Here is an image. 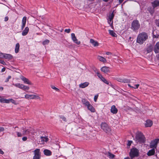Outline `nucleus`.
Segmentation results:
<instances>
[{
    "mask_svg": "<svg viewBox=\"0 0 159 159\" xmlns=\"http://www.w3.org/2000/svg\"><path fill=\"white\" fill-rule=\"evenodd\" d=\"M148 38V36L146 33H142L139 34L137 38V42L141 44H142Z\"/></svg>",
    "mask_w": 159,
    "mask_h": 159,
    "instance_id": "f257e3e1",
    "label": "nucleus"
},
{
    "mask_svg": "<svg viewBox=\"0 0 159 159\" xmlns=\"http://www.w3.org/2000/svg\"><path fill=\"white\" fill-rule=\"evenodd\" d=\"M135 140L140 143H144L145 141V138L142 132L138 131L136 134Z\"/></svg>",
    "mask_w": 159,
    "mask_h": 159,
    "instance_id": "f03ea898",
    "label": "nucleus"
},
{
    "mask_svg": "<svg viewBox=\"0 0 159 159\" xmlns=\"http://www.w3.org/2000/svg\"><path fill=\"white\" fill-rule=\"evenodd\" d=\"M139 151L135 148H133L131 149L129 153V156L131 159H133L134 157L139 156Z\"/></svg>",
    "mask_w": 159,
    "mask_h": 159,
    "instance_id": "7ed1b4c3",
    "label": "nucleus"
},
{
    "mask_svg": "<svg viewBox=\"0 0 159 159\" xmlns=\"http://www.w3.org/2000/svg\"><path fill=\"white\" fill-rule=\"evenodd\" d=\"M140 25L138 20H133L131 24V28L134 30H137L140 28Z\"/></svg>",
    "mask_w": 159,
    "mask_h": 159,
    "instance_id": "20e7f679",
    "label": "nucleus"
},
{
    "mask_svg": "<svg viewBox=\"0 0 159 159\" xmlns=\"http://www.w3.org/2000/svg\"><path fill=\"white\" fill-rule=\"evenodd\" d=\"M101 128L103 130L107 133H109L111 131V129L106 123H102L101 124Z\"/></svg>",
    "mask_w": 159,
    "mask_h": 159,
    "instance_id": "39448f33",
    "label": "nucleus"
},
{
    "mask_svg": "<svg viewBox=\"0 0 159 159\" xmlns=\"http://www.w3.org/2000/svg\"><path fill=\"white\" fill-rule=\"evenodd\" d=\"M25 98L27 99H40V98L38 95H30L26 94L25 95Z\"/></svg>",
    "mask_w": 159,
    "mask_h": 159,
    "instance_id": "423d86ee",
    "label": "nucleus"
},
{
    "mask_svg": "<svg viewBox=\"0 0 159 159\" xmlns=\"http://www.w3.org/2000/svg\"><path fill=\"white\" fill-rule=\"evenodd\" d=\"M159 142V138L155 139L152 141L150 143V147L151 148H156L157 143Z\"/></svg>",
    "mask_w": 159,
    "mask_h": 159,
    "instance_id": "0eeeda50",
    "label": "nucleus"
},
{
    "mask_svg": "<svg viewBox=\"0 0 159 159\" xmlns=\"http://www.w3.org/2000/svg\"><path fill=\"white\" fill-rule=\"evenodd\" d=\"M34 156L33 157V159H40V149H37L34 151Z\"/></svg>",
    "mask_w": 159,
    "mask_h": 159,
    "instance_id": "6e6552de",
    "label": "nucleus"
},
{
    "mask_svg": "<svg viewBox=\"0 0 159 159\" xmlns=\"http://www.w3.org/2000/svg\"><path fill=\"white\" fill-rule=\"evenodd\" d=\"M71 36L72 40L74 43L77 45H79L80 44V42L78 41L76 37L75 36V34L73 33L71 34Z\"/></svg>",
    "mask_w": 159,
    "mask_h": 159,
    "instance_id": "1a4fd4ad",
    "label": "nucleus"
},
{
    "mask_svg": "<svg viewBox=\"0 0 159 159\" xmlns=\"http://www.w3.org/2000/svg\"><path fill=\"white\" fill-rule=\"evenodd\" d=\"M22 129L23 130V135L29 134L30 133L33 134V133L31 132V129H25L24 127L22 128Z\"/></svg>",
    "mask_w": 159,
    "mask_h": 159,
    "instance_id": "9d476101",
    "label": "nucleus"
},
{
    "mask_svg": "<svg viewBox=\"0 0 159 159\" xmlns=\"http://www.w3.org/2000/svg\"><path fill=\"white\" fill-rule=\"evenodd\" d=\"M20 78L21 80L24 82L25 83L28 84H32V83L30 81H29V80L28 79L26 78L24 76H21Z\"/></svg>",
    "mask_w": 159,
    "mask_h": 159,
    "instance_id": "9b49d317",
    "label": "nucleus"
},
{
    "mask_svg": "<svg viewBox=\"0 0 159 159\" xmlns=\"http://www.w3.org/2000/svg\"><path fill=\"white\" fill-rule=\"evenodd\" d=\"M118 81L120 82H123L125 83H128L130 82V80L127 79H122V78H117L116 79Z\"/></svg>",
    "mask_w": 159,
    "mask_h": 159,
    "instance_id": "f8f14e48",
    "label": "nucleus"
},
{
    "mask_svg": "<svg viewBox=\"0 0 159 159\" xmlns=\"http://www.w3.org/2000/svg\"><path fill=\"white\" fill-rule=\"evenodd\" d=\"M153 124L152 121L150 120H148L146 121L145 126L146 127H150Z\"/></svg>",
    "mask_w": 159,
    "mask_h": 159,
    "instance_id": "ddd939ff",
    "label": "nucleus"
},
{
    "mask_svg": "<svg viewBox=\"0 0 159 159\" xmlns=\"http://www.w3.org/2000/svg\"><path fill=\"white\" fill-rule=\"evenodd\" d=\"M153 50L156 53L159 52V42L156 43L154 47Z\"/></svg>",
    "mask_w": 159,
    "mask_h": 159,
    "instance_id": "4468645a",
    "label": "nucleus"
},
{
    "mask_svg": "<svg viewBox=\"0 0 159 159\" xmlns=\"http://www.w3.org/2000/svg\"><path fill=\"white\" fill-rule=\"evenodd\" d=\"M101 70L105 73H107L110 71L109 67L106 66H104L101 68Z\"/></svg>",
    "mask_w": 159,
    "mask_h": 159,
    "instance_id": "2eb2a0df",
    "label": "nucleus"
},
{
    "mask_svg": "<svg viewBox=\"0 0 159 159\" xmlns=\"http://www.w3.org/2000/svg\"><path fill=\"white\" fill-rule=\"evenodd\" d=\"M90 43H91L94 47L98 46L99 45L98 42L92 39H90Z\"/></svg>",
    "mask_w": 159,
    "mask_h": 159,
    "instance_id": "dca6fc26",
    "label": "nucleus"
},
{
    "mask_svg": "<svg viewBox=\"0 0 159 159\" xmlns=\"http://www.w3.org/2000/svg\"><path fill=\"white\" fill-rule=\"evenodd\" d=\"M27 17L26 16H24L22 20V25L21 27V30H23L25 27V25Z\"/></svg>",
    "mask_w": 159,
    "mask_h": 159,
    "instance_id": "f3484780",
    "label": "nucleus"
},
{
    "mask_svg": "<svg viewBox=\"0 0 159 159\" xmlns=\"http://www.w3.org/2000/svg\"><path fill=\"white\" fill-rule=\"evenodd\" d=\"M118 111V110L116 108L115 105H113L111 106V112L114 114H116Z\"/></svg>",
    "mask_w": 159,
    "mask_h": 159,
    "instance_id": "a211bd4d",
    "label": "nucleus"
},
{
    "mask_svg": "<svg viewBox=\"0 0 159 159\" xmlns=\"http://www.w3.org/2000/svg\"><path fill=\"white\" fill-rule=\"evenodd\" d=\"M89 84V83L88 82H85L83 83H81L79 85V87L80 88H84L88 86Z\"/></svg>",
    "mask_w": 159,
    "mask_h": 159,
    "instance_id": "6ab92c4d",
    "label": "nucleus"
},
{
    "mask_svg": "<svg viewBox=\"0 0 159 159\" xmlns=\"http://www.w3.org/2000/svg\"><path fill=\"white\" fill-rule=\"evenodd\" d=\"M29 31V28L26 27L25 28L24 30L22 31V34L23 36L26 35L28 34Z\"/></svg>",
    "mask_w": 159,
    "mask_h": 159,
    "instance_id": "aec40b11",
    "label": "nucleus"
},
{
    "mask_svg": "<svg viewBox=\"0 0 159 159\" xmlns=\"http://www.w3.org/2000/svg\"><path fill=\"white\" fill-rule=\"evenodd\" d=\"M43 152L44 155L47 156H50L52 155L51 152L48 149H45L43 151Z\"/></svg>",
    "mask_w": 159,
    "mask_h": 159,
    "instance_id": "412c9836",
    "label": "nucleus"
},
{
    "mask_svg": "<svg viewBox=\"0 0 159 159\" xmlns=\"http://www.w3.org/2000/svg\"><path fill=\"white\" fill-rule=\"evenodd\" d=\"M155 152V150L154 148L150 150L148 152L147 154L148 156H151L154 155Z\"/></svg>",
    "mask_w": 159,
    "mask_h": 159,
    "instance_id": "4be33fe9",
    "label": "nucleus"
},
{
    "mask_svg": "<svg viewBox=\"0 0 159 159\" xmlns=\"http://www.w3.org/2000/svg\"><path fill=\"white\" fill-rule=\"evenodd\" d=\"M98 59L99 61L103 62H106L107 61L106 59L105 58L99 55L98 56Z\"/></svg>",
    "mask_w": 159,
    "mask_h": 159,
    "instance_id": "5701e85b",
    "label": "nucleus"
},
{
    "mask_svg": "<svg viewBox=\"0 0 159 159\" xmlns=\"http://www.w3.org/2000/svg\"><path fill=\"white\" fill-rule=\"evenodd\" d=\"M88 109L92 112H94L95 111V109L93 107V106L90 104H89L87 106Z\"/></svg>",
    "mask_w": 159,
    "mask_h": 159,
    "instance_id": "b1692460",
    "label": "nucleus"
},
{
    "mask_svg": "<svg viewBox=\"0 0 159 159\" xmlns=\"http://www.w3.org/2000/svg\"><path fill=\"white\" fill-rule=\"evenodd\" d=\"M153 7H154L159 6V0H157L154 1L152 3Z\"/></svg>",
    "mask_w": 159,
    "mask_h": 159,
    "instance_id": "393cba45",
    "label": "nucleus"
},
{
    "mask_svg": "<svg viewBox=\"0 0 159 159\" xmlns=\"http://www.w3.org/2000/svg\"><path fill=\"white\" fill-rule=\"evenodd\" d=\"M4 58L8 60L11 59L13 57L10 54H5Z\"/></svg>",
    "mask_w": 159,
    "mask_h": 159,
    "instance_id": "a878e982",
    "label": "nucleus"
},
{
    "mask_svg": "<svg viewBox=\"0 0 159 159\" xmlns=\"http://www.w3.org/2000/svg\"><path fill=\"white\" fill-rule=\"evenodd\" d=\"M82 102L87 107L90 104L89 102L85 99H82Z\"/></svg>",
    "mask_w": 159,
    "mask_h": 159,
    "instance_id": "bb28decb",
    "label": "nucleus"
},
{
    "mask_svg": "<svg viewBox=\"0 0 159 159\" xmlns=\"http://www.w3.org/2000/svg\"><path fill=\"white\" fill-rule=\"evenodd\" d=\"M153 47L152 45H149L146 49L147 53L151 52L152 50Z\"/></svg>",
    "mask_w": 159,
    "mask_h": 159,
    "instance_id": "cd10ccee",
    "label": "nucleus"
},
{
    "mask_svg": "<svg viewBox=\"0 0 159 159\" xmlns=\"http://www.w3.org/2000/svg\"><path fill=\"white\" fill-rule=\"evenodd\" d=\"M19 48L20 44L19 43H17L16 44L15 48V52L16 53H17L19 52Z\"/></svg>",
    "mask_w": 159,
    "mask_h": 159,
    "instance_id": "c85d7f7f",
    "label": "nucleus"
},
{
    "mask_svg": "<svg viewBox=\"0 0 159 159\" xmlns=\"http://www.w3.org/2000/svg\"><path fill=\"white\" fill-rule=\"evenodd\" d=\"M9 100L8 99H5L3 98L0 99V102L2 103H9Z\"/></svg>",
    "mask_w": 159,
    "mask_h": 159,
    "instance_id": "c756f323",
    "label": "nucleus"
},
{
    "mask_svg": "<svg viewBox=\"0 0 159 159\" xmlns=\"http://www.w3.org/2000/svg\"><path fill=\"white\" fill-rule=\"evenodd\" d=\"M109 32L110 34L112 36L114 37H117V34L113 30H109Z\"/></svg>",
    "mask_w": 159,
    "mask_h": 159,
    "instance_id": "7c9ffc66",
    "label": "nucleus"
},
{
    "mask_svg": "<svg viewBox=\"0 0 159 159\" xmlns=\"http://www.w3.org/2000/svg\"><path fill=\"white\" fill-rule=\"evenodd\" d=\"M42 142H47L48 140V138L47 137H41Z\"/></svg>",
    "mask_w": 159,
    "mask_h": 159,
    "instance_id": "2f4dec72",
    "label": "nucleus"
},
{
    "mask_svg": "<svg viewBox=\"0 0 159 159\" xmlns=\"http://www.w3.org/2000/svg\"><path fill=\"white\" fill-rule=\"evenodd\" d=\"M157 31H154L153 32V38H157L159 35L158 34H157Z\"/></svg>",
    "mask_w": 159,
    "mask_h": 159,
    "instance_id": "473e14b6",
    "label": "nucleus"
},
{
    "mask_svg": "<svg viewBox=\"0 0 159 159\" xmlns=\"http://www.w3.org/2000/svg\"><path fill=\"white\" fill-rule=\"evenodd\" d=\"M30 88L29 87L25 85L22 84V86L21 89L25 90H28Z\"/></svg>",
    "mask_w": 159,
    "mask_h": 159,
    "instance_id": "72a5a7b5",
    "label": "nucleus"
},
{
    "mask_svg": "<svg viewBox=\"0 0 159 159\" xmlns=\"http://www.w3.org/2000/svg\"><path fill=\"white\" fill-rule=\"evenodd\" d=\"M12 84L16 87L20 89H21L22 86V84H20V83H17L16 84Z\"/></svg>",
    "mask_w": 159,
    "mask_h": 159,
    "instance_id": "f704fd0d",
    "label": "nucleus"
},
{
    "mask_svg": "<svg viewBox=\"0 0 159 159\" xmlns=\"http://www.w3.org/2000/svg\"><path fill=\"white\" fill-rule=\"evenodd\" d=\"M114 12L113 11V12L111 13V14H110L109 16L108 19H110L111 20H113V19L114 17Z\"/></svg>",
    "mask_w": 159,
    "mask_h": 159,
    "instance_id": "c9c22d12",
    "label": "nucleus"
},
{
    "mask_svg": "<svg viewBox=\"0 0 159 159\" xmlns=\"http://www.w3.org/2000/svg\"><path fill=\"white\" fill-rule=\"evenodd\" d=\"M108 23L110 25V26L112 27H113V20H111L110 19H108Z\"/></svg>",
    "mask_w": 159,
    "mask_h": 159,
    "instance_id": "e433bc0d",
    "label": "nucleus"
},
{
    "mask_svg": "<svg viewBox=\"0 0 159 159\" xmlns=\"http://www.w3.org/2000/svg\"><path fill=\"white\" fill-rule=\"evenodd\" d=\"M101 80L105 84H109V82L105 78L103 77L101 79Z\"/></svg>",
    "mask_w": 159,
    "mask_h": 159,
    "instance_id": "4c0bfd02",
    "label": "nucleus"
},
{
    "mask_svg": "<svg viewBox=\"0 0 159 159\" xmlns=\"http://www.w3.org/2000/svg\"><path fill=\"white\" fill-rule=\"evenodd\" d=\"M108 156L110 158H113L115 157L114 155L111 154L110 152H109L108 153Z\"/></svg>",
    "mask_w": 159,
    "mask_h": 159,
    "instance_id": "58836bf2",
    "label": "nucleus"
},
{
    "mask_svg": "<svg viewBox=\"0 0 159 159\" xmlns=\"http://www.w3.org/2000/svg\"><path fill=\"white\" fill-rule=\"evenodd\" d=\"M128 85L129 86V87H131L132 88H134V89H137L138 88V87L139 86V84H137L135 85H134L135 87H133V86H131L130 84H128Z\"/></svg>",
    "mask_w": 159,
    "mask_h": 159,
    "instance_id": "ea45409f",
    "label": "nucleus"
},
{
    "mask_svg": "<svg viewBox=\"0 0 159 159\" xmlns=\"http://www.w3.org/2000/svg\"><path fill=\"white\" fill-rule=\"evenodd\" d=\"M51 87L52 89L55 90L56 91L58 92L59 91V89L58 88H57L53 85H51Z\"/></svg>",
    "mask_w": 159,
    "mask_h": 159,
    "instance_id": "a19ab883",
    "label": "nucleus"
},
{
    "mask_svg": "<svg viewBox=\"0 0 159 159\" xmlns=\"http://www.w3.org/2000/svg\"><path fill=\"white\" fill-rule=\"evenodd\" d=\"M154 7L150 8V9L149 10V11L151 14H152L154 12Z\"/></svg>",
    "mask_w": 159,
    "mask_h": 159,
    "instance_id": "79ce46f5",
    "label": "nucleus"
},
{
    "mask_svg": "<svg viewBox=\"0 0 159 159\" xmlns=\"http://www.w3.org/2000/svg\"><path fill=\"white\" fill-rule=\"evenodd\" d=\"M16 133L17 134V136L18 137H21L23 135V133L22 134L21 133L18 132H17Z\"/></svg>",
    "mask_w": 159,
    "mask_h": 159,
    "instance_id": "37998d69",
    "label": "nucleus"
},
{
    "mask_svg": "<svg viewBox=\"0 0 159 159\" xmlns=\"http://www.w3.org/2000/svg\"><path fill=\"white\" fill-rule=\"evenodd\" d=\"M49 40L47 39L44 41L43 42V45H45L46 44H48L49 43Z\"/></svg>",
    "mask_w": 159,
    "mask_h": 159,
    "instance_id": "c03bdc74",
    "label": "nucleus"
},
{
    "mask_svg": "<svg viewBox=\"0 0 159 159\" xmlns=\"http://www.w3.org/2000/svg\"><path fill=\"white\" fill-rule=\"evenodd\" d=\"M5 53H0V58H4Z\"/></svg>",
    "mask_w": 159,
    "mask_h": 159,
    "instance_id": "a18cd8bd",
    "label": "nucleus"
},
{
    "mask_svg": "<svg viewBox=\"0 0 159 159\" xmlns=\"http://www.w3.org/2000/svg\"><path fill=\"white\" fill-rule=\"evenodd\" d=\"M11 78V76H9L5 81V82H7L9 81V80Z\"/></svg>",
    "mask_w": 159,
    "mask_h": 159,
    "instance_id": "49530a36",
    "label": "nucleus"
},
{
    "mask_svg": "<svg viewBox=\"0 0 159 159\" xmlns=\"http://www.w3.org/2000/svg\"><path fill=\"white\" fill-rule=\"evenodd\" d=\"M60 118H61L62 120H63L64 121H66V118L64 116H60Z\"/></svg>",
    "mask_w": 159,
    "mask_h": 159,
    "instance_id": "de8ad7c7",
    "label": "nucleus"
},
{
    "mask_svg": "<svg viewBox=\"0 0 159 159\" xmlns=\"http://www.w3.org/2000/svg\"><path fill=\"white\" fill-rule=\"evenodd\" d=\"M155 23L156 25L159 27V19L156 20Z\"/></svg>",
    "mask_w": 159,
    "mask_h": 159,
    "instance_id": "09e8293b",
    "label": "nucleus"
},
{
    "mask_svg": "<svg viewBox=\"0 0 159 159\" xmlns=\"http://www.w3.org/2000/svg\"><path fill=\"white\" fill-rule=\"evenodd\" d=\"M97 75L101 79L103 77L102 75L99 73H97Z\"/></svg>",
    "mask_w": 159,
    "mask_h": 159,
    "instance_id": "8fccbe9b",
    "label": "nucleus"
},
{
    "mask_svg": "<svg viewBox=\"0 0 159 159\" xmlns=\"http://www.w3.org/2000/svg\"><path fill=\"white\" fill-rule=\"evenodd\" d=\"M70 29H65V32L67 33H69L70 32Z\"/></svg>",
    "mask_w": 159,
    "mask_h": 159,
    "instance_id": "3c124183",
    "label": "nucleus"
},
{
    "mask_svg": "<svg viewBox=\"0 0 159 159\" xmlns=\"http://www.w3.org/2000/svg\"><path fill=\"white\" fill-rule=\"evenodd\" d=\"M0 63H1L2 64L5 65L6 64V63L3 61H2V60H1L0 59Z\"/></svg>",
    "mask_w": 159,
    "mask_h": 159,
    "instance_id": "603ef678",
    "label": "nucleus"
},
{
    "mask_svg": "<svg viewBox=\"0 0 159 159\" xmlns=\"http://www.w3.org/2000/svg\"><path fill=\"white\" fill-rule=\"evenodd\" d=\"M132 142V141H129L127 143V145L129 146L131 145Z\"/></svg>",
    "mask_w": 159,
    "mask_h": 159,
    "instance_id": "864d4df0",
    "label": "nucleus"
},
{
    "mask_svg": "<svg viewBox=\"0 0 159 159\" xmlns=\"http://www.w3.org/2000/svg\"><path fill=\"white\" fill-rule=\"evenodd\" d=\"M8 100H9V102H12V103H15V100L13 99H10Z\"/></svg>",
    "mask_w": 159,
    "mask_h": 159,
    "instance_id": "5fc2aeb1",
    "label": "nucleus"
},
{
    "mask_svg": "<svg viewBox=\"0 0 159 159\" xmlns=\"http://www.w3.org/2000/svg\"><path fill=\"white\" fill-rule=\"evenodd\" d=\"M4 130V128L1 127H0V132L2 131H3Z\"/></svg>",
    "mask_w": 159,
    "mask_h": 159,
    "instance_id": "6e6d98bb",
    "label": "nucleus"
},
{
    "mask_svg": "<svg viewBox=\"0 0 159 159\" xmlns=\"http://www.w3.org/2000/svg\"><path fill=\"white\" fill-rule=\"evenodd\" d=\"M98 95L95 96H94V101L96 102L97 99L98 98Z\"/></svg>",
    "mask_w": 159,
    "mask_h": 159,
    "instance_id": "4d7b16f0",
    "label": "nucleus"
},
{
    "mask_svg": "<svg viewBox=\"0 0 159 159\" xmlns=\"http://www.w3.org/2000/svg\"><path fill=\"white\" fill-rule=\"evenodd\" d=\"M27 139V137H23L22 138V140L23 141H25Z\"/></svg>",
    "mask_w": 159,
    "mask_h": 159,
    "instance_id": "13d9d810",
    "label": "nucleus"
},
{
    "mask_svg": "<svg viewBox=\"0 0 159 159\" xmlns=\"http://www.w3.org/2000/svg\"><path fill=\"white\" fill-rule=\"evenodd\" d=\"M8 20V17L7 16H6L5 18L4 21H7Z\"/></svg>",
    "mask_w": 159,
    "mask_h": 159,
    "instance_id": "bf43d9fd",
    "label": "nucleus"
},
{
    "mask_svg": "<svg viewBox=\"0 0 159 159\" xmlns=\"http://www.w3.org/2000/svg\"><path fill=\"white\" fill-rule=\"evenodd\" d=\"M106 54L107 55H111L112 54V53H111L110 52H106Z\"/></svg>",
    "mask_w": 159,
    "mask_h": 159,
    "instance_id": "052dcab7",
    "label": "nucleus"
},
{
    "mask_svg": "<svg viewBox=\"0 0 159 159\" xmlns=\"http://www.w3.org/2000/svg\"><path fill=\"white\" fill-rule=\"evenodd\" d=\"M0 153L2 154H4V152L2 151L1 149H0Z\"/></svg>",
    "mask_w": 159,
    "mask_h": 159,
    "instance_id": "680f3d73",
    "label": "nucleus"
},
{
    "mask_svg": "<svg viewBox=\"0 0 159 159\" xmlns=\"http://www.w3.org/2000/svg\"><path fill=\"white\" fill-rule=\"evenodd\" d=\"M5 68H3L2 69V72H4V71H5Z\"/></svg>",
    "mask_w": 159,
    "mask_h": 159,
    "instance_id": "e2e57ef3",
    "label": "nucleus"
},
{
    "mask_svg": "<svg viewBox=\"0 0 159 159\" xmlns=\"http://www.w3.org/2000/svg\"><path fill=\"white\" fill-rule=\"evenodd\" d=\"M124 0H119V2L120 4Z\"/></svg>",
    "mask_w": 159,
    "mask_h": 159,
    "instance_id": "0e129e2a",
    "label": "nucleus"
},
{
    "mask_svg": "<svg viewBox=\"0 0 159 159\" xmlns=\"http://www.w3.org/2000/svg\"><path fill=\"white\" fill-rule=\"evenodd\" d=\"M157 57L158 60H159V54L157 55Z\"/></svg>",
    "mask_w": 159,
    "mask_h": 159,
    "instance_id": "69168bd1",
    "label": "nucleus"
},
{
    "mask_svg": "<svg viewBox=\"0 0 159 159\" xmlns=\"http://www.w3.org/2000/svg\"><path fill=\"white\" fill-rule=\"evenodd\" d=\"M124 159H130V158L129 157H125Z\"/></svg>",
    "mask_w": 159,
    "mask_h": 159,
    "instance_id": "338daca9",
    "label": "nucleus"
},
{
    "mask_svg": "<svg viewBox=\"0 0 159 159\" xmlns=\"http://www.w3.org/2000/svg\"><path fill=\"white\" fill-rule=\"evenodd\" d=\"M131 37H129V40L130 41H131Z\"/></svg>",
    "mask_w": 159,
    "mask_h": 159,
    "instance_id": "774afa93",
    "label": "nucleus"
}]
</instances>
